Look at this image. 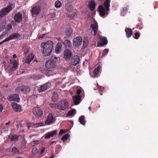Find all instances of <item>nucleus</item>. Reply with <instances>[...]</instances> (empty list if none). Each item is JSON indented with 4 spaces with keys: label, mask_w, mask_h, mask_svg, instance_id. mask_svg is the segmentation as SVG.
Returning <instances> with one entry per match:
<instances>
[{
    "label": "nucleus",
    "mask_w": 158,
    "mask_h": 158,
    "mask_svg": "<svg viewBox=\"0 0 158 158\" xmlns=\"http://www.w3.org/2000/svg\"><path fill=\"white\" fill-rule=\"evenodd\" d=\"M53 46V43L50 40L48 41L45 43H42L41 46L43 56H46L50 55L52 52Z\"/></svg>",
    "instance_id": "f257e3e1"
},
{
    "label": "nucleus",
    "mask_w": 158,
    "mask_h": 158,
    "mask_svg": "<svg viewBox=\"0 0 158 158\" xmlns=\"http://www.w3.org/2000/svg\"><path fill=\"white\" fill-rule=\"evenodd\" d=\"M41 11L40 7L39 6L33 5L31 10L32 16L33 17H36L39 15Z\"/></svg>",
    "instance_id": "f03ea898"
},
{
    "label": "nucleus",
    "mask_w": 158,
    "mask_h": 158,
    "mask_svg": "<svg viewBox=\"0 0 158 158\" xmlns=\"http://www.w3.org/2000/svg\"><path fill=\"white\" fill-rule=\"evenodd\" d=\"M14 6L13 4H11L6 8L2 9L1 10V17L6 15L14 8Z\"/></svg>",
    "instance_id": "7ed1b4c3"
},
{
    "label": "nucleus",
    "mask_w": 158,
    "mask_h": 158,
    "mask_svg": "<svg viewBox=\"0 0 158 158\" xmlns=\"http://www.w3.org/2000/svg\"><path fill=\"white\" fill-rule=\"evenodd\" d=\"M33 114L37 118H41L43 115V112L39 107H35L33 110Z\"/></svg>",
    "instance_id": "20e7f679"
},
{
    "label": "nucleus",
    "mask_w": 158,
    "mask_h": 158,
    "mask_svg": "<svg viewBox=\"0 0 158 158\" xmlns=\"http://www.w3.org/2000/svg\"><path fill=\"white\" fill-rule=\"evenodd\" d=\"M69 106V103L68 102L64 100L60 102L57 106V108L61 110H66Z\"/></svg>",
    "instance_id": "39448f33"
},
{
    "label": "nucleus",
    "mask_w": 158,
    "mask_h": 158,
    "mask_svg": "<svg viewBox=\"0 0 158 158\" xmlns=\"http://www.w3.org/2000/svg\"><path fill=\"white\" fill-rule=\"evenodd\" d=\"M56 62L53 59H50L46 62L45 66L48 69L54 68L56 66Z\"/></svg>",
    "instance_id": "423d86ee"
},
{
    "label": "nucleus",
    "mask_w": 158,
    "mask_h": 158,
    "mask_svg": "<svg viewBox=\"0 0 158 158\" xmlns=\"http://www.w3.org/2000/svg\"><path fill=\"white\" fill-rule=\"evenodd\" d=\"M35 56L32 53H29L27 56H26L24 59L25 63L29 64L34 58Z\"/></svg>",
    "instance_id": "0eeeda50"
},
{
    "label": "nucleus",
    "mask_w": 158,
    "mask_h": 158,
    "mask_svg": "<svg viewBox=\"0 0 158 158\" xmlns=\"http://www.w3.org/2000/svg\"><path fill=\"white\" fill-rule=\"evenodd\" d=\"M82 38L81 37H77L73 40V45L76 47H78L82 43Z\"/></svg>",
    "instance_id": "6e6552de"
},
{
    "label": "nucleus",
    "mask_w": 158,
    "mask_h": 158,
    "mask_svg": "<svg viewBox=\"0 0 158 158\" xmlns=\"http://www.w3.org/2000/svg\"><path fill=\"white\" fill-rule=\"evenodd\" d=\"M19 35L18 33H15L10 35L9 37L7 38L3 41L1 42V45L5 42L8 41L10 40L17 38L19 37Z\"/></svg>",
    "instance_id": "1a4fd4ad"
},
{
    "label": "nucleus",
    "mask_w": 158,
    "mask_h": 158,
    "mask_svg": "<svg viewBox=\"0 0 158 158\" xmlns=\"http://www.w3.org/2000/svg\"><path fill=\"white\" fill-rule=\"evenodd\" d=\"M54 119L52 114L49 113L48 115L47 119L45 121V123L47 125H50L54 123Z\"/></svg>",
    "instance_id": "9d476101"
},
{
    "label": "nucleus",
    "mask_w": 158,
    "mask_h": 158,
    "mask_svg": "<svg viewBox=\"0 0 158 158\" xmlns=\"http://www.w3.org/2000/svg\"><path fill=\"white\" fill-rule=\"evenodd\" d=\"M8 99L10 101H15L17 102H19L20 101L18 94H12L8 97Z\"/></svg>",
    "instance_id": "9b49d317"
},
{
    "label": "nucleus",
    "mask_w": 158,
    "mask_h": 158,
    "mask_svg": "<svg viewBox=\"0 0 158 158\" xmlns=\"http://www.w3.org/2000/svg\"><path fill=\"white\" fill-rule=\"evenodd\" d=\"M101 69V67L100 66H98L95 68L93 71V75L92 77H98L100 76V71Z\"/></svg>",
    "instance_id": "f8f14e48"
},
{
    "label": "nucleus",
    "mask_w": 158,
    "mask_h": 158,
    "mask_svg": "<svg viewBox=\"0 0 158 158\" xmlns=\"http://www.w3.org/2000/svg\"><path fill=\"white\" fill-rule=\"evenodd\" d=\"M100 40L98 43V46H103L106 45L108 43V40L106 37H101Z\"/></svg>",
    "instance_id": "ddd939ff"
},
{
    "label": "nucleus",
    "mask_w": 158,
    "mask_h": 158,
    "mask_svg": "<svg viewBox=\"0 0 158 158\" xmlns=\"http://www.w3.org/2000/svg\"><path fill=\"white\" fill-rule=\"evenodd\" d=\"M71 63L73 65H76L80 61V57L77 55L73 56L71 59Z\"/></svg>",
    "instance_id": "4468645a"
},
{
    "label": "nucleus",
    "mask_w": 158,
    "mask_h": 158,
    "mask_svg": "<svg viewBox=\"0 0 158 158\" xmlns=\"http://www.w3.org/2000/svg\"><path fill=\"white\" fill-rule=\"evenodd\" d=\"M98 10L99 12L100 15L102 17L104 16L105 14H107V12L106 11L105 9L102 5L99 6Z\"/></svg>",
    "instance_id": "2eb2a0df"
},
{
    "label": "nucleus",
    "mask_w": 158,
    "mask_h": 158,
    "mask_svg": "<svg viewBox=\"0 0 158 158\" xmlns=\"http://www.w3.org/2000/svg\"><path fill=\"white\" fill-rule=\"evenodd\" d=\"M14 19L16 22H21L22 20V15L20 12L16 13L15 15Z\"/></svg>",
    "instance_id": "dca6fc26"
},
{
    "label": "nucleus",
    "mask_w": 158,
    "mask_h": 158,
    "mask_svg": "<svg viewBox=\"0 0 158 158\" xmlns=\"http://www.w3.org/2000/svg\"><path fill=\"white\" fill-rule=\"evenodd\" d=\"M56 132L57 130H55L47 133L45 135L44 138L48 139L51 137H52L56 134Z\"/></svg>",
    "instance_id": "f3484780"
},
{
    "label": "nucleus",
    "mask_w": 158,
    "mask_h": 158,
    "mask_svg": "<svg viewBox=\"0 0 158 158\" xmlns=\"http://www.w3.org/2000/svg\"><path fill=\"white\" fill-rule=\"evenodd\" d=\"M81 96L80 95L75 96L73 97V101L75 105L79 104L81 100Z\"/></svg>",
    "instance_id": "a211bd4d"
},
{
    "label": "nucleus",
    "mask_w": 158,
    "mask_h": 158,
    "mask_svg": "<svg viewBox=\"0 0 158 158\" xmlns=\"http://www.w3.org/2000/svg\"><path fill=\"white\" fill-rule=\"evenodd\" d=\"M90 27L92 28L93 31L94 32V35L95 36L97 34L98 30V23L95 21L94 24H92L91 25Z\"/></svg>",
    "instance_id": "6ab92c4d"
},
{
    "label": "nucleus",
    "mask_w": 158,
    "mask_h": 158,
    "mask_svg": "<svg viewBox=\"0 0 158 158\" xmlns=\"http://www.w3.org/2000/svg\"><path fill=\"white\" fill-rule=\"evenodd\" d=\"M12 106L13 109L15 112H19L21 111V107L19 105L14 103L12 104Z\"/></svg>",
    "instance_id": "aec40b11"
},
{
    "label": "nucleus",
    "mask_w": 158,
    "mask_h": 158,
    "mask_svg": "<svg viewBox=\"0 0 158 158\" xmlns=\"http://www.w3.org/2000/svg\"><path fill=\"white\" fill-rule=\"evenodd\" d=\"M96 6V4L94 1L91 0L89 3L88 7L91 11L94 10Z\"/></svg>",
    "instance_id": "412c9836"
},
{
    "label": "nucleus",
    "mask_w": 158,
    "mask_h": 158,
    "mask_svg": "<svg viewBox=\"0 0 158 158\" xmlns=\"http://www.w3.org/2000/svg\"><path fill=\"white\" fill-rule=\"evenodd\" d=\"M50 83H47L41 85L38 88V91L39 92L44 91L48 89V85Z\"/></svg>",
    "instance_id": "4be33fe9"
},
{
    "label": "nucleus",
    "mask_w": 158,
    "mask_h": 158,
    "mask_svg": "<svg viewBox=\"0 0 158 158\" xmlns=\"http://www.w3.org/2000/svg\"><path fill=\"white\" fill-rule=\"evenodd\" d=\"M62 44L61 42H58L56 45L55 48V52L57 54L60 53L61 50Z\"/></svg>",
    "instance_id": "5701e85b"
},
{
    "label": "nucleus",
    "mask_w": 158,
    "mask_h": 158,
    "mask_svg": "<svg viewBox=\"0 0 158 158\" xmlns=\"http://www.w3.org/2000/svg\"><path fill=\"white\" fill-rule=\"evenodd\" d=\"M72 56V53L69 50H66L65 51L64 53V58L65 59H70Z\"/></svg>",
    "instance_id": "b1692460"
},
{
    "label": "nucleus",
    "mask_w": 158,
    "mask_h": 158,
    "mask_svg": "<svg viewBox=\"0 0 158 158\" xmlns=\"http://www.w3.org/2000/svg\"><path fill=\"white\" fill-rule=\"evenodd\" d=\"M10 63L13 65L12 69L13 70H15L18 67V62L15 60H10Z\"/></svg>",
    "instance_id": "393cba45"
},
{
    "label": "nucleus",
    "mask_w": 158,
    "mask_h": 158,
    "mask_svg": "<svg viewBox=\"0 0 158 158\" xmlns=\"http://www.w3.org/2000/svg\"><path fill=\"white\" fill-rule=\"evenodd\" d=\"M58 94L57 93L55 92L52 93L51 98L52 101L55 102L57 101L58 99Z\"/></svg>",
    "instance_id": "a878e982"
},
{
    "label": "nucleus",
    "mask_w": 158,
    "mask_h": 158,
    "mask_svg": "<svg viewBox=\"0 0 158 158\" xmlns=\"http://www.w3.org/2000/svg\"><path fill=\"white\" fill-rule=\"evenodd\" d=\"M125 31L126 33V36L129 38L131 37L132 33V31L131 29L126 28L125 29Z\"/></svg>",
    "instance_id": "bb28decb"
},
{
    "label": "nucleus",
    "mask_w": 158,
    "mask_h": 158,
    "mask_svg": "<svg viewBox=\"0 0 158 158\" xmlns=\"http://www.w3.org/2000/svg\"><path fill=\"white\" fill-rule=\"evenodd\" d=\"M89 43L88 39L87 37L84 39L83 42V46L82 49H85Z\"/></svg>",
    "instance_id": "cd10ccee"
},
{
    "label": "nucleus",
    "mask_w": 158,
    "mask_h": 158,
    "mask_svg": "<svg viewBox=\"0 0 158 158\" xmlns=\"http://www.w3.org/2000/svg\"><path fill=\"white\" fill-rule=\"evenodd\" d=\"M73 33V30L70 28H66L65 31V34L67 36L70 37L71 36Z\"/></svg>",
    "instance_id": "c85d7f7f"
},
{
    "label": "nucleus",
    "mask_w": 158,
    "mask_h": 158,
    "mask_svg": "<svg viewBox=\"0 0 158 158\" xmlns=\"http://www.w3.org/2000/svg\"><path fill=\"white\" fill-rule=\"evenodd\" d=\"M63 44H64L66 48H69L71 46V42L69 40H66L63 42Z\"/></svg>",
    "instance_id": "c756f323"
},
{
    "label": "nucleus",
    "mask_w": 158,
    "mask_h": 158,
    "mask_svg": "<svg viewBox=\"0 0 158 158\" xmlns=\"http://www.w3.org/2000/svg\"><path fill=\"white\" fill-rule=\"evenodd\" d=\"M9 138L11 141H13L18 139L19 136L16 135H13L9 136Z\"/></svg>",
    "instance_id": "7c9ffc66"
},
{
    "label": "nucleus",
    "mask_w": 158,
    "mask_h": 158,
    "mask_svg": "<svg viewBox=\"0 0 158 158\" xmlns=\"http://www.w3.org/2000/svg\"><path fill=\"white\" fill-rule=\"evenodd\" d=\"M85 117L84 115H81V116L79 118V120L80 123L82 125H84L85 123Z\"/></svg>",
    "instance_id": "2f4dec72"
},
{
    "label": "nucleus",
    "mask_w": 158,
    "mask_h": 158,
    "mask_svg": "<svg viewBox=\"0 0 158 158\" xmlns=\"http://www.w3.org/2000/svg\"><path fill=\"white\" fill-rule=\"evenodd\" d=\"M23 86V92L24 93H29L30 90V87L28 86Z\"/></svg>",
    "instance_id": "473e14b6"
},
{
    "label": "nucleus",
    "mask_w": 158,
    "mask_h": 158,
    "mask_svg": "<svg viewBox=\"0 0 158 158\" xmlns=\"http://www.w3.org/2000/svg\"><path fill=\"white\" fill-rule=\"evenodd\" d=\"M65 9L68 12H72L73 10V6L72 5H67L65 6Z\"/></svg>",
    "instance_id": "72a5a7b5"
},
{
    "label": "nucleus",
    "mask_w": 158,
    "mask_h": 158,
    "mask_svg": "<svg viewBox=\"0 0 158 158\" xmlns=\"http://www.w3.org/2000/svg\"><path fill=\"white\" fill-rule=\"evenodd\" d=\"M76 110L74 109H72L71 110L69 111L67 114V115L69 116L73 115L76 113Z\"/></svg>",
    "instance_id": "f704fd0d"
},
{
    "label": "nucleus",
    "mask_w": 158,
    "mask_h": 158,
    "mask_svg": "<svg viewBox=\"0 0 158 158\" xmlns=\"http://www.w3.org/2000/svg\"><path fill=\"white\" fill-rule=\"evenodd\" d=\"M26 142L24 140H22L21 143L20 147L22 149H24L26 148Z\"/></svg>",
    "instance_id": "c9c22d12"
},
{
    "label": "nucleus",
    "mask_w": 158,
    "mask_h": 158,
    "mask_svg": "<svg viewBox=\"0 0 158 158\" xmlns=\"http://www.w3.org/2000/svg\"><path fill=\"white\" fill-rule=\"evenodd\" d=\"M62 6L61 2L59 0H57L55 3V6L56 8H59Z\"/></svg>",
    "instance_id": "e433bc0d"
},
{
    "label": "nucleus",
    "mask_w": 158,
    "mask_h": 158,
    "mask_svg": "<svg viewBox=\"0 0 158 158\" xmlns=\"http://www.w3.org/2000/svg\"><path fill=\"white\" fill-rule=\"evenodd\" d=\"M16 91L18 93L23 92V86L18 87L15 89Z\"/></svg>",
    "instance_id": "4c0bfd02"
},
{
    "label": "nucleus",
    "mask_w": 158,
    "mask_h": 158,
    "mask_svg": "<svg viewBox=\"0 0 158 158\" xmlns=\"http://www.w3.org/2000/svg\"><path fill=\"white\" fill-rule=\"evenodd\" d=\"M12 152L15 154H18L19 153V151L16 147H14L12 149Z\"/></svg>",
    "instance_id": "58836bf2"
},
{
    "label": "nucleus",
    "mask_w": 158,
    "mask_h": 158,
    "mask_svg": "<svg viewBox=\"0 0 158 158\" xmlns=\"http://www.w3.org/2000/svg\"><path fill=\"white\" fill-rule=\"evenodd\" d=\"M143 24L142 22H139V23L136 25V27L139 30H141L142 28Z\"/></svg>",
    "instance_id": "ea45409f"
},
{
    "label": "nucleus",
    "mask_w": 158,
    "mask_h": 158,
    "mask_svg": "<svg viewBox=\"0 0 158 158\" xmlns=\"http://www.w3.org/2000/svg\"><path fill=\"white\" fill-rule=\"evenodd\" d=\"M69 135L68 134H67L63 136L61 138V140L63 141H64L66 140L69 137Z\"/></svg>",
    "instance_id": "a19ab883"
},
{
    "label": "nucleus",
    "mask_w": 158,
    "mask_h": 158,
    "mask_svg": "<svg viewBox=\"0 0 158 158\" xmlns=\"http://www.w3.org/2000/svg\"><path fill=\"white\" fill-rule=\"evenodd\" d=\"M110 0H106L104 2L105 7L110 6Z\"/></svg>",
    "instance_id": "79ce46f5"
},
{
    "label": "nucleus",
    "mask_w": 158,
    "mask_h": 158,
    "mask_svg": "<svg viewBox=\"0 0 158 158\" xmlns=\"http://www.w3.org/2000/svg\"><path fill=\"white\" fill-rule=\"evenodd\" d=\"M38 152V150L36 148H33L32 150V153L34 154H36Z\"/></svg>",
    "instance_id": "37998d69"
},
{
    "label": "nucleus",
    "mask_w": 158,
    "mask_h": 158,
    "mask_svg": "<svg viewBox=\"0 0 158 158\" xmlns=\"http://www.w3.org/2000/svg\"><path fill=\"white\" fill-rule=\"evenodd\" d=\"M134 35L135 36L134 37V38L136 39H138L140 36V34L139 33L137 32H136Z\"/></svg>",
    "instance_id": "c03bdc74"
},
{
    "label": "nucleus",
    "mask_w": 158,
    "mask_h": 158,
    "mask_svg": "<svg viewBox=\"0 0 158 158\" xmlns=\"http://www.w3.org/2000/svg\"><path fill=\"white\" fill-rule=\"evenodd\" d=\"M108 49H105L104 50L103 52L102 57V56H106L108 53Z\"/></svg>",
    "instance_id": "a18cd8bd"
},
{
    "label": "nucleus",
    "mask_w": 158,
    "mask_h": 158,
    "mask_svg": "<svg viewBox=\"0 0 158 158\" xmlns=\"http://www.w3.org/2000/svg\"><path fill=\"white\" fill-rule=\"evenodd\" d=\"M44 125L43 123H37L34 125L35 127H38L40 126H42Z\"/></svg>",
    "instance_id": "49530a36"
},
{
    "label": "nucleus",
    "mask_w": 158,
    "mask_h": 158,
    "mask_svg": "<svg viewBox=\"0 0 158 158\" xmlns=\"http://www.w3.org/2000/svg\"><path fill=\"white\" fill-rule=\"evenodd\" d=\"M12 28V25L10 24L7 25L6 27V29L7 31H9Z\"/></svg>",
    "instance_id": "de8ad7c7"
},
{
    "label": "nucleus",
    "mask_w": 158,
    "mask_h": 158,
    "mask_svg": "<svg viewBox=\"0 0 158 158\" xmlns=\"http://www.w3.org/2000/svg\"><path fill=\"white\" fill-rule=\"evenodd\" d=\"M98 89L100 91H102L100 93V95H102V90L103 89V88L102 87H101L99 86L98 88Z\"/></svg>",
    "instance_id": "09e8293b"
},
{
    "label": "nucleus",
    "mask_w": 158,
    "mask_h": 158,
    "mask_svg": "<svg viewBox=\"0 0 158 158\" xmlns=\"http://www.w3.org/2000/svg\"><path fill=\"white\" fill-rule=\"evenodd\" d=\"M50 106L52 108H55L56 107V105L55 104H50Z\"/></svg>",
    "instance_id": "8fccbe9b"
},
{
    "label": "nucleus",
    "mask_w": 158,
    "mask_h": 158,
    "mask_svg": "<svg viewBox=\"0 0 158 158\" xmlns=\"http://www.w3.org/2000/svg\"><path fill=\"white\" fill-rule=\"evenodd\" d=\"M81 90L80 89H78L77 91V94L78 95H79L81 92Z\"/></svg>",
    "instance_id": "3c124183"
},
{
    "label": "nucleus",
    "mask_w": 158,
    "mask_h": 158,
    "mask_svg": "<svg viewBox=\"0 0 158 158\" xmlns=\"http://www.w3.org/2000/svg\"><path fill=\"white\" fill-rule=\"evenodd\" d=\"M65 132V131L64 130H63V129H61L60 130V132L59 133V135H61L64 134Z\"/></svg>",
    "instance_id": "603ef678"
},
{
    "label": "nucleus",
    "mask_w": 158,
    "mask_h": 158,
    "mask_svg": "<svg viewBox=\"0 0 158 158\" xmlns=\"http://www.w3.org/2000/svg\"><path fill=\"white\" fill-rule=\"evenodd\" d=\"M29 51V50L28 49H26L25 51H24V54L25 55H26L28 53V52Z\"/></svg>",
    "instance_id": "864d4df0"
},
{
    "label": "nucleus",
    "mask_w": 158,
    "mask_h": 158,
    "mask_svg": "<svg viewBox=\"0 0 158 158\" xmlns=\"http://www.w3.org/2000/svg\"><path fill=\"white\" fill-rule=\"evenodd\" d=\"M127 10V7H125L123 8V10L122 11V13H124V12H126Z\"/></svg>",
    "instance_id": "5fc2aeb1"
},
{
    "label": "nucleus",
    "mask_w": 158,
    "mask_h": 158,
    "mask_svg": "<svg viewBox=\"0 0 158 158\" xmlns=\"http://www.w3.org/2000/svg\"><path fill=\"white\" fill-rule=\"evenodd\" d=\"M39 142V141L38 140H36V141H33V143L34 144H38Z\"/></svg>",
    "instance_id": "6e6d98bb"
},
{
    "label": "nucleus",
    "mask_w": 158,
    "mask_h": 158,
    "mask_svg": "<svg viewBox=\"0 0 158 158\" xmlns=\"http://www.w3.org/2000/svg\"><path fill=\"white\" fill-rule=\"evenodd\" d=\"M45 150L44 148H43L41 149V154H43V153H44L45 152Z\"/></svg>",
    "instance_id": "4d7b16f0"
},
{
    "label": "nucleus",
    "mask_w": 158,
    "mask_h": 158,
    "mask_svg": "<svg viewBox=\"0 0 158 158\" xmlns=\"http://www.w3.org/2000/svg\"><path fill=\"white\" fill-rule=\"evenodd\" d=\"M109 6L105 7L106 9V10H105L106 12L108 11L109 10Z\"/></svg>",
    "instance_id": "13d9d810"
},
{
    "label": "nucleus",
    "mask_w": 158,
    "mask_h": 158,
    "mask_svg": "<svg viewBox=\"0 0 158 158\" xmlns=\"http://www.w3.org/2000/svg\"><path fill=\"white\" fill-rule=\"evenodd\" d=\"M13 58H14V59H15L16 58V55L15 54H14L13 55Z\"/></svg>",
    "instance_id": "bf43d9fd"
},
{
    "label": "nucleus",
    "mask_w": 158,
    "mask_h": 158,
    "mask_svg": "<svg viewBox=\"0 0 158 158\" xmlns=\"http://www.w3.org/2000/svg\"><path fill=\"white\" fill-rule=\"evenodd\" d=\"M3 109V106L1 105V112L2 110Z\"/></svg>",
    "instance_id": "052dcab7"
},
{
    "label": "nucleus",
    "mask_w": 158,
    "mask_h": 158,
    "mask_svg": "<svg viewBox=\"0 0 158 158\" xmlns=\"http://www.w3.org/2000/svg\"><path fill=\"white\" fill-rule=\"evenodd\" d=\"M56 142V141H52L51 142V143H50V144H53V143H55Z\"/></svg>",
    "instance_id": "680f3d73"
},
{
    "label": "nucleus",
    "mask_w": 158,
    "mask_h": 158,
    "mask_svg": "<svg viewBox=\"0 0 158 158\" xmlns=\"http://www.w3.org/2000/svg\"><path fill=\"white\" fill-rule=\"evenodd\" d=\"M10 122L9 121L8 122L6 123H5L6 125H8L9 124Z\"/></svg>",
    "instance_id": "e2e57ef3"
},
{
    "label": "nucleus",
    "mask_w": 158,
    "mask_h": 158,
    "mask_svg": "<svg viewBox=\"0 0 158 158\" xmlns=\"http://www.w3.org/2000/svg\"><path fill=\"white\" fill-rule=\"evenodd\" d=\"M76 15V12H75L73 13V16H74L75 15Z\"/></svg>",
    "instance_id": "0e129e2a"
},
{
    "label": "nucleus",
    "mask_w": 158,
    "mask_h": 158,
    "mask_svg": "<svg viewBox=\"0 0 158 158\" xmlns=\"http://www.w3.org/2000/svg\"><path fill=\"white\" fill-rule=\"evenodd\" d=\"M30 127V126H27V128H28V129H29V128Z\"/></svg>",
    "instance_id": "69168bd1"
},
{
    "label": "nucleus",
    "mask_w": 158,
    "mask_h": 158,
    "mask_svg": "<svg viewBox=\"0 0 158 158\" xmlns=\"http://www.w3.org/2000/svg\"><path fill=\"white\" fill-rule=\"evenodd\" d=\"M54 158V157L52 156H51V157H49V158Z\"/></svg>",
    "instance_id": "338daca9"
},
{
    "label": "nucleus",
    "mask_w": 158,
    "mask_h": 158,
    "mask_svg": "<svg viewBox=\"0 0 158 158\" xmlns=\"http://www.w3.org/2000/svg\"><path fill=\"white\" fill-rule=\"evenodd\" d=\"M89 110H91V107H89Z\"/></svg>",
    "instance_id": "774afa93"
}]
</instances>
